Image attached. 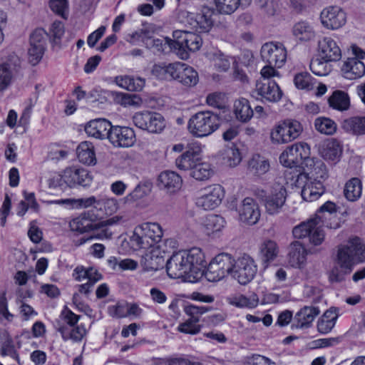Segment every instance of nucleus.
Wrapping results in <instances>:
<instances>
[{"label":"nucleus","instance_id":"obj_1","mask_svg":"<svg viewBox=\"0 0 365 365\" xmlns=\"http://www.w3.org/2000/svg\"><path fill=\"white\" fill-rule=\"evenodd\" d=\"M205 262L201 249L192 247L173 254L166 262V271L170 278L193 282L202 276Z\"/></svg>","mask_w":365,"mask_h":365},{"label":"nucleus","instance_id":"obj_2","mask_svg":"<svg viewBox=\"0 0 365 365\" xmlns=\"http://www.w3.org/2000/svg\"><path fill=\"white\" fill-rule=\"evenodd\" d=\"M336 205L331 201L326 202L319 208L314 218L294 227L293 235L296 238L308 237L310 243L313 245H321L324 240V233L322 230L324 219L331 220L333 214L336 215Z\"/></svg>","mask_w":365,"mask_h":365},{"label":"nucleus","instance_id":"obj_3","mask_svg":"<svg viewBox=\"0 0 365 365\" xmlns=\"http://www.w3.org/2000/svg\"><path fill=\"white\" fill-rule=\"evenodd\" d=\"M365 260V245L358 237H351L345 245L339 246L334 262L353 270L354 265Z\"/></svg>","mask_w":365,"mask_h":365},{"label":"nucleus","instance_id":"obj_4","mask_svg":"<svg viewBox=\"0 0 365 365\" xmlns=\"http://www.w3.org/2000/svg\"><path fill=\"white\" fill-rule=\"evenodd\" d=\"M161 226L155 222H145L137 226L130 238L132 247L135 250H147L154 247L163 237Z\"/></svg>","mask_w":365,"mask_h":365},{"label":"nucleus","instance_id":"obj_5","mask_svg":"<svg viewBox=\"0 0 365 365\" xmlns=\"http://www.w3.org/2000/svg\"><path fill=\"white\" fill-rule=\"evenodd\" d=\"M220 124L219 116L210 111L197 112L187 123L189 133L195 138L207 137L217 130Z\"/></svg>","mask_w":365,"mask_h":365},{"label":"nucleus","instance_id":"obj_6","mask_svg":"<svg viewBox=\"0 0 365 365\" xmlns=\"http://www.w3.org/2000/svg\"><path fill=\"white\" fill-rule=\"evenodd\" d=\"M173 37L170 48L183 60L188 58L190 52L198 51L202 43V38L193 31H175Z\"/></svg>","mask_w":365,"mask_h":365},{"label":"nucleus","instance_id":"obj_7","mask_svg":"<svg viewBox=\"0 0 365 365\" xmlns=\"http://www.w3.org/2000/svg\"><path fill=\"white\" fill-rule=\"evenodd\" d=\"M235 259L227 253L217 255L209 264L205 273L210 282H217L227 275L232 276Z\"/></svg>","mask_w":365,"mask_h":365},{"label":"nucleus","instance_id":"obj_8","mask_svg":"<svg viewBox=\"0 0 365 365\" xmlns=\"http://www.w3.org/2000/svg\"><path fill=\"white\" fill-rule=\"evenodd\" d=\"M310 147L306 143L300 142L288 146L280 155L279 161L287 168L306 165L310 159Z\"/></svg>","mask_w":365,"mask_h":365},{"label":"nucleus","instance_id":"obj_9","mask_svg":"<svg viewBox=\"0 0 365 365\" xmlns=\"http://www.w3.org/2000/svg\"><path fill=\"white\" fill-rule=\"evenodd\" d=\"M302 130L303 128L299 122L287 120L273 128L270 138L274 144L288 143L297 138Z\"/></svg>","mask_w":365,"mask_h":365},{"label":"nucleus","instance_id":"obj_10","mask_svg":"<svg viewBox=\"0 0 365 365\" xmlns=\"http://www.w3.org/2000/svg\"><path fill=\"white\" fill-rule=\"evenodd\" d=\"M132 120L136 127L151 133H160L165 127L164 117L157 112H138L134 114Z\"/></svg>","mask_w":365,"mask_h":365},{"label":"nucleus","instance_id":"obj_11","mask_svg":"<svg viewBox=\"0 0 365 365\" xmlns=\"http://www.w3.org/2000/svg\"><path fill=\"white\" fill-rule=\"evenodd\" d=\"M257 272V266L254 259L248 255H243L235 259L231 277L240 284L245 285L254 279Z\"/></svg>","mask_w":365,"mask_h":365},{"label":"nucleus","instance_id":"obj_12","mask_svg":"<svg viewBox=\"0 0 365 365\" xmlns=\"http://www.w3.org/2000/svg\"><path fill=\"white\" fill-rule=\"evenodd\" d=\"M295 185L302 188V197L307 202L317 200L325 190L322 182L309 180V176L305 173H300L297 176Z\"/></svg>","mask_w":365,"mask_h":365},{"label":"nucleus","instance_id":"obj_13","mask_svg":"<svg viewBox=\"0 0 365 365\" xmlns=\"http://www.w3.org/2000/svg\"><path fill=\"white\" fill-rule=\"evenodd\" d=\"M224 195V188L215 184L204 188L202 194L196 198L195 205L204 210H212L220 205Z\"/></svg>","mask_w":365,"mask_h":365},{"label":"nucleus","instance_id":"obj_14","mask_svg":"<svg viewBox=\"0 0 365 365\" xmlns=\"http://www.w3.org/2000/svg\"><path fill=\"white\" fill-rule=\"evenodd\" d=\"M260 53L263 61L276 68L282 67L287 60V50L281 43H266L262 46Z\"/></svg>","mask_w":365,"mask_h":365},{"label":"nucleus","instance_id":"obj_15","mask_svg":"<svg viewBox=\"0 0 365 365\" xmlns=\"http://www.w3.org/2000/svg\"><path fill=\"white\" fill-rule=\"evenodd\" d=\"M252 96L262 101L277 102L282 98V92L275 81L259 80L252 91Z\"/></svg>","mask_w":365,"mask_h":365},{"label":"nucleus","instance_id":"obj_16","mask_svg":"<svg viewBox=\"0 0 365 365\" xmlns=\"http://www.w3.org/2000/svg\"><path fill=\"white\" fill-rule=\"evenodd\" d=\"M354 53L356 56L345 61L341 69L343 76L349 80L361 78L365 74V65L360 60L365 58V52L355 48Z\"/></svg>","mask_w":365,"mask_h":365},{"label":"nucleus","instance_id":"obj_17","mask_svg":"<svg viewBox=\"0 0 365 365\" xmlns=\"http://www.w3.org/2000/svg\"><path fill=\"white\" fill-rule=\"evenodd\" d=\"M287 195V190L284 185H274L270 193L265 195L263 200L266 212L272 215L278 214L285 204Z\"/></svg>","mask_w":365,"mask_h":365},{"label":"nucleus","instance_id":"obj_18","mask_svg":"<svg viewBox=\"0 0 365 365\" xmlns=\"http://www.w3.org/2000/svg\"><path fill=\"white\" fill-rule=\"evenodd\" d=\"M186 314L190 317L185 322L180 324L178 330L180 332L189 334H196L200 332L201 326L198 324L200 316L205 313L207 309L202 306L187 305L184 309Z\"/></svg>","mask_w":365,"mask_h":365},{"label":"nucleus","instance_id":"obj_19","mask_svg":"<svg viewBox=\"0 0 365 365\" xmlns=\"http://www.w3.org/2000/svg\"><path fill=\"white\" fill-rule=\"evenodd\" d=\"M322 26L330 30L342 27L346 21V13L339 6H327L320 14Z\"/></svg>","mask_w":365,"mask_h":365},{"label":"nucleus","instance_id":"obj_20","mask_svg":"<svg viewBox=\"0 0 365 365\" xmlns=\"http://www.w3.org/2000/svg\"><path fill=\"white\" fill-rule=\"evenodd\" d=\"M92 181L89 172L78 166H69L63 170V182L69 187L86 186Z\"/></svg>","mask_w":365,"mask_h":365},{"label":"nucleus","instance_id":"obj_21","mask_svg":"<svg viewBox=\"0 0 365 365\" xmlns=\"http://www.w3.org/2000/svg\"><path fill=\"white\" fill-rule=\"evenodd\" d=\"M108 140L115 147L128 148L135 143V134L129 127L112 125Z\"/></svg>","mask_w":365,"mask_h":365},{"label":"nucleus","instance_id":"obj_22","mask_svg":"<svg viewBox=\"0 0 365 365\" xmlns=\"http://www.w3.org/2000/svg\"><path fill=\"white\" fill-rule=\"evenodd\" d=\"M318 56L327 61L335 62L341 58V51L337 42L330 36H324L319 40L317 45Z\"/></svg>","mask_w":365,"mask_h":365},{"label":"nucleus","instance_id":"obj_23","mask_svg":"<svg viewBox=\"0 0 365 365\" xmlns=\"http://www.w3.org/2000/svg\"><path fill=\"white\" fill-rule=\"evenodd\" d=\"M46 31L42 29H36L33 31L30 37V48L29 49V59L32 65L37 64L41 59L45 44Z\"/></svg>","mask_w":365,"mask_h":365},{"label":"nucleus","instance_id":"obj_24","mask_svg":"<svg viewBox=\"0 0 365 365\" xmlns=\"http://www.w3.org/2000/svg\"><path fill=\"white\" fill-rule=\"evenodd\" d=\"M238 212L240 221L250 225H255L261 215L258 204L252 197H246L242 200Z\"/></svg>","mask_w":365,"mask_h":365},{"label":"nucleus","instance_id":"obj_25","mask_svg":"<svg viewBox=\"0 0 365 365\" xmlns=\"http://www.w3.org/2000/svg\"><path fill=\"white\" fill-rule=\"evenodd\" d=\"M69 226L71 230L79 233L88 232L99 229L98 222H96V216L91 211L84 212L73 218L70 222Z\"/></svg>","mask_w":365,"mask_h":365},{"label":"nucleus","instance_id":"obj_26","mask_svg":"<svg viewBox=\"0 0 365 365\" xmlns=\"http://www.w3.org/2000/svg\"><path fill=\"white\" fill-rule=\"evenodd\" d=\"M307 250L299 241L292 242L288 247L287 262L294 268L302 269L307 263Z\"/></svg>","mask_w":365,"mask_h":365},{"label":"nucleus","instance_id":"obj_27","mask_svg":"<svg viewBox=\"0 0 365 365\" xmlns=\"http://www.w3.org/2000/svg\"><path fill=\"white\" fill-rule=\"evenodd\" d=\"M112 125L105 118H97L89 121L85 126L86 133L96 139L109 138Z\"/></svg>","mask_w":365,"mask_h":365},{"label":"nucleus","instance_id":"obj_28","mask_svg":"<svg viewBox=\"0 0 365 365\" xmlns=\"http://www.w3.org/2000/svg\"><path fill=\"white\" fill-rule=\"evenodd\" d=\"M56 204L69 209L88 208L93 207L96 210L98 204V197L91 196L86 198H66L57 200H47V205Z\"/></svg>","mask_w":365,"mask_h":365},{"label":"nucleus","instance_id":"obj_29","mask_svg":"<svg viewBox=\"0 0 365 365\" xmlns=\"http://www.w3.org/2000/svg\"><path fill=\"white\" fill-rule=\"evenodd\" d=\"M279 252L277 243L272 240H265L259 247V257L264 268L275 260Z\"/></svg>","mask_w":365,"mask_h":365},{"label":"nucleus","instance_id":"obj_30","mask_svg":"<svg viewBox=\"0 0 365 365\" xmlns=\"http://www.w3.org/2000/svg\"><path fill=\"white\" fill-rule=\"evenodd\" d=\"M217 16V12L212 8L208 6H203L201 12L196 14V23L197 24L195 27L196 32L207 33L214 25L215 16Z\"/></svg>","mask_w":365,"mask_h":365},{"label":"nucleus","instance_id":"obj_31","mask_svg":"<svg viewBox=\"0 0 365 365\" xmlns=\"http://www.w3.org/2000/svg\"><path fill=\"white\" fill-rule=\"evenodd\" d=\"M293 36L299 41L307 42L313 40L316 32L312 23L299 21L295 23L292 29Z\"/></svg>","mask_w":365,"mask_h":365},{"label":"nucleus","instance_id":"obj_32","mask_svg":"<svg viewBox=\"0 0 365 365\" xmlns=\"http://www.w3.org/2000/svg\"><path fill=\"white\" fill-rule=\"evenodd\" d=\"M305 166L309 171L306 173L309 176V180H320L323 182V180L328 178L327 167L322 160H314V158L308 159Z\"/></svg>","mask_w":365,"mask_h":365},{"label":"nucleus","instance_id":"obj_33","mask_svg":"<svg viewBox=\"0 0 365 365\" xmlns=\"http://www.w3.org/2000/svg\"><path fill=\"white\" fill-rule=\"evenodd\" d=\"M200 148H190L179 156L175 163L177 167L183 170H192L200 160Z\"/></svg>","mask_w":365,"mask_h":365},{"label":"nucleus","instance_id":"obj_34","mask_svg":"<svg viewBox=\"0 0 365 365\" xmlns=\"http://www.w3.org/2000/svg\"><path fill=\"white\" fill-rule=\"evenodd\" d=\"M159 184L168 192H174L181 187L182 180L173 171H164L158 177Z\"/></svg>","mask_w":365,"mask_h":365},{"label":"nucleus","instance_id":"obj_35","mask_svg":"<svg viewBox=\"0 0 365 365\" xmlns=\"http://www.w3.org/2000/svg\"><path fill=\"white\" fill-rule=\"evenodd\" d=\"M320 311L318 307L305 306L302 308L295 315V320L297 322V327H307L318 316Z\"/></svg>","mask_w":365,"mask_h":365},{"label":"nucleus","instance_id":"obj_36","mask_svg":"<svg viewBox=\"0 0 365 365\" xmlns=\"http://www.w3.org/2000/svg\"><path fill=\"white\" fill-rule=\"evenodd\" d=\"M78 160L86 165H95L96 158L94 151V146L91 142H81L76 149Z\"/></svg>","mask_w":365,"mask_h":365},{"label":"nucleus","instance_id":"obj_37","mask_svg":"<svg viewBox=\"0 0 365 365\" xmlns=\"http://www.w3.org/2000/svg\"><path fill=\"white\" fill-rule=\"evenodd\" d=\"M64 33L65 28L63 22L56 21L51 24L48 36L52 51H58L61 48V39Z\"/></svg>","mask_w":365,"mask_h":365},{"label":"nucleus","instance_id":"obj_38","mask_svg":"<svg viewBox=\"0 0 365 365\" xmlns=\"http://www.w3.org/2000/svg\"><path fill=\"white\" fill-rule=\"evenodd\" d=\"M319 153L325 160L334 161L341 155V148L338 140L331 139L323 143Z\"/></svg>","mask_w":365,"mask_h":365},{"label":"nucleus","instance_id":"obj_39","mask_svg":"<svg viewBox=\"0 0 365 365\" xmlns=\"http://www.w3.org/2000/svg\"><path fill=\"white\" fill-rule=\"evenodd\" d=\"M73 277L78 282H82L85 279L98 282L102 279V274L93 267L86 268L83 266H77L73 269Z\"/></svg>","mask_w":365,"mask_h":365},{"label":"nucleus","instance_id":"obj_40","mask_svg":"<svg viewBox=\"0 0 365 365\" xmlns=\"http://www.w3.org/2000/svg\"><path fill=\"white\" fill-rule=\"evenodd\" d=\"M342 128L354 135H365V116H354L345 119Z\"/></svg>","mask_w":365,"mask_h":365},{"label":"nucleus","instance_id":"obj_41","mask_svg":"<svg viewBox=\"0 0 365 365\" xmlns=\"http://www.w3.org/2000/svg\"><path fill=\"white\" fill-rule=\"evenodd\" d=\"M362 193V184L358 178H352L344 185V195L345 198L350 202L358 200Z\"/></svg>","mask_w":365,"mask_h":365},{"label":"nucleus","instance_id":"obj_42","mask_svg":"<svg viewBox=\"0 0 365 365\" xmlns=\"http://www.w3.org/2000/svg\"><path fill=\"white\" fill-rule=\"evenodd\" d=\"M234 113L237 119L242 122H247L253 116V110L248 100L243 98L235 101Z\"/></svg>","mask_w":365,"mask_h":365},{"label":"nucleus","instance_id":"obj_43","mask_svg":"<svg viewBox=\"0 0 365 365\" xmlns=\"http://www.w3.org/2000/svg\"><path fill=\"white\" fill-rule=\"evenodd\" d=\"M58 331L64 340H72L76 342L81 341L86 334V329L83 325L62 326L58 328Z\"/></svg>","mask_w":365,"mask_h":365},{"label":"nucleus","instance_id":"obj_44","mask_svg":"<svg viewBox=\"0 0 365 365\" xmlns=\"http://www.w3.org/2000/svg\"><path fill=\"white\" fill-rule=\"evenodd\" d=\"M228 300L230 304L237 307L249 309L256 307L259 302L258 297L255 293H252L249 296L235 294L230 297Z\"/></svg>","mask_w":365,"mask_h":365},{"label":"nucleus","instance_id":"obj_45","mask_svg":"<svg viewBox=\"0 0 365 365\" xmlns=\"http://www.w3.org/2000/svg\"><path fill=\"white\" fill-rule=\"evenodd\" d=\"M222 163L228 167H235L242 160L241 153L235 145L224 148L220 153Z\"/></svg>","mask_w":365,"mask_h":365},{"label":"nucleus","instance_id":"obj_46","mask_svg":"<svg viewBox=\"0 0 365 365\" xmlns=\"http://www.w3.org/2000/svg\"><path fill=\"white\" fill-rule=\"evenodd\" d=\"M337 317L338 314L336 309L327 310L318 321L317 329L319 331L323 334L329 333L334 327Z\"/></svg>","mask_w":365,"mask_h":365},{"label":"nucleus","instance_id":"obj_47","mask_svg":"<svg viewBox=\"0 0 365 365\" xmlns=\"http://www.w3.org/2000/svg\"><path fill=\"white\" fill-rule=\"evenodd\" d=\"M270 165L268 160L259 155H255L248 163L249 170L255 175L260 176L269 170Z\"/></svg>","mask_w":365,"mask_h":365},{"label":"nucleus","instance_id":"obj_48","mask_svg":"<svg viewBox=\"0 0 365 365\" xmlns=\"http://www.w3.org/2000/svg\"><path fill=\"white\" fill-rule=\"evenodd\" d=\"M205 232L207 235L214 232H220L225 226V220L217 215H207L202 222Z\"/></svg>","mask_w":365,"mask_h":365},{"label":"nucleus","instance_id":"obj_49","mask_svg":"<svg viewBox=\"0 0 365 365\" xmlns=\"http://www.w3.org/2000/svg\"><path fill=\"white\" fill-rule=\"evenodd\" d=\"M179 75L178 82L187 87L194 86L198 82L197 72L189 65L184 63Z\"/></svg>","mask_w":365,"mask_h":365},{"label":"nucleus","instance_id":"obj_50","mask_svg":"<svg viewBox=\"0 0 365 365\" xmlns=\"http://www.w3.org/2000/svg\"><path fill=\"white\" fill-rule=\"evenodd\" d=\"M14 73L10 65L0 63V93L9 89L14 81Z\"/></svg>","mask_w":365,"mask_h":365},{"label":"nucleus","instance_id":"obj_51","mask_svg":"<svg viewBox=\"0 0 365 365\" xmlns=\"http://www.w3.org/2000/svg\"><path fill=\"white\" fill-rule=\"evenodd\" d=\"M330 107L339 110H345L349 106V98L348 95L341 91H336L328 99Z\"/></svg>","mask_w":365,"mask_h":365},{"label":"nucleus","instance_id":"obj_52","mask_svg":"<svg viewBox=\"0 0 365 365\" xmlns=\"http://www.w3.org/2000/svg\"><path fill=\"white\" fill-rule=\"evenodd\" d=\"M165 259L163 257L152 251L146 254L143 259V267L146 271L158 270L163 267Z\"/></svg>","mask_w":365,"mask_h":365},{"label":"nucleus","instance_id":"obj_53","mask_svg":"<svg viewBox=\"0 0 365 365\" xmlns=\"http://www.w3.org/2000/svg\"><path fill=\"white\" fill-rule=\"evenodd\" d=\"M214 174L211 165L206 163H197L190 170V176L197 180H207Z\"/></svg>","mask_w":365,"mask_h":365},{"label":"nucleus","instance_id":"obj_54","mask_svg":"<svg viewBox=\"0 0 365 365\" xmlns=\"http://www.w3.org/2000/svg\"><path fill=\"white\" fill-rule=\"evenodd\" d=\"M315 129L325 135H331L336 131V123L331 119L326 117H318L314 120Z\"/></svg>","mask_w":365,"mask_h":365},{"label":"nucleus","instance_id":"obj_55","mask_svg":"<svg viewBox=\"0 0 365 365\" xmlns=\"http://www.w3.org/2000/svg\"><path fill=\"white\" fill-rule=\"evenodd\" d=\"M217 14L230 15L240 6V0H214Z\"/></svg>","mask_w":365,"mask_h":365},{"label":"nucleus","instance_id":"obj_56","mask_svg":"<svg viewBox=\"0 0 365 365\" xmlns=\"http://www.w3.org/2000/svg\"><path fill=\"white\" fill-rule=\"evenodd\" d=\"M210 59L213 66L219 72H225L230 67V58L221 51H218L210 53Z\"/></svg>","mask_w":365,"mask_h":365},{"label":"nucleus","instance_id":"obj_57","mask_svg":"<svg viewBox=\"0 0 365 365\" xmlns=\"http://www.w3.org/2000/svg\"><path fill=\"white\" fill-rule=\"evenodd\" d=\"M352 272L350 268L341 267L339 264L334 262L332 268L328 273V278L331 283H339L345 280L346 277Z\"/></svg>","mask_w":365,"mask_h":365},{"label":"nucleus","instance_id":"obj_58","mask_svg":"<svg viewBox=\"0 0 365 365\" xmlns=\"http://www.w3.org/2000/svg\"><path fill=\"white\" fill-rule=\"evenodd\" d=\"M331 61H327L319 57L312 59L310 63V69L313 73L319 76L328 75L331 71V66L329 64Z\"/></svg>","mask_w":365,"mask_h":365},{"label":"nucleus","instance_id":"obj_59","mask_svg":"<svg viewBox=\"0 0 365 365\" xmlns=\"http://www.w3.org/2000/svg\"><path fill=\"white\" fill-rule=\"evenodd\" d=\"M97 210L103 211L106 215H111L119 208L118 200L114 197H99Z\"/></svg>","mask_w":365,"mask_h":365},{"label":"nucleus","instance_id":"obj_60","mask_svg":"<svg viewBox=\"0 0 365 365\" xmlns=\"http://www.w3.org/2000/svg\"><path fill=\"white\" fill-rule=\"evenodd\" d=\"M48 6L55 14L63 19H68L69 14V3L68 0H49Z\"/></svg>","mask_w":365,"mask_h":365},{"label":"nucleus","instance_id":"obj_61","mask_svg":"<svg viewBox=\"0 0 365 365\" xmlns=\"http://www.w3.org/2000/svg\"><path fill=\"white\" fill-rule=\"evenodd\" d=\"M294 82L299 89L310 91L314 86V81L311 75L307 72H302L295 75Z\"/></svg>","mask_w":365,"mask_h":365},{"label":"nucleus","instance_id":"obj_62","mask_svg":"<svg viewBox=\"0 0 365 365\" xmlns=\"http://www.w3.org/2000/svg\"><path fill=\"white\" fill-rule=\"evenodd\" d=\"M145 83V81L143 78L125 76L120 79L119 85L130 91H140L144 87Z\"/></svg>","mask_w":365,"mask_h":365},{"label":"nucleus","instance_id":"obj_63","mask_svg":"<svg viewBox=\"0 0 365 365\" xmlns=\"http://www.w3.org/2000/svg\"><path fill=\"white\" fill-rule=\"evenodd\" d=\"M153 31L148 28L141 29L130 35V42L132 43L142 42L146 46L147 43L153 38Z\"/></svg>","mask_w":365,"mask_h":365},{"label":"nucleus","instance_id":"obj_64","mask_svg":"<svg viewBox=\"0 0 365 365\" xmlns=\"http://www.w3.org/2000/svg\"><path fill=\"white\" fill-rule=\"evenodd\" d=\"M170 69V63H159L153 66L151 73L158 79L169 81Z\"/></svg>","mask_w":365,"mask_h":365}]
</instances>
